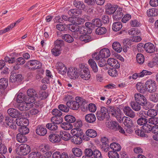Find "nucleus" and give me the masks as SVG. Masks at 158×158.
<instances>
[{
    "label": "nucleus",
    "instance_id": "nucleus-60",
    "mask_svg": "<svg viewBox=\"0 0 158 158\" xmlns=\"http://www.w3.org/2000/svg\"><path fill=\"white\" fill-rule=\"evenodd\" d=\"M41 153L39 152H33L28 155L29 158H40Z\"/></svg>",
    "mask_w": 158,
    "mask_h": 158
},
{
    "label": "nucleus",
    "instance_id": "nucleus-11",
    "mask_svg": "<svg viewBox=\"0 0 158 158\" xmlns=\"http://www.w3.org/2000/svg\"><path fill=\"white\" fill-rule=\"evenodd\" d=\"M134 96L135 101L139 104L141 106H144L147 104V99L143 95L139 93H136Z\"/></svg>",
    "mask_w": 158,
    "mask_h": 158
},
{
    "label": "nucleus",
    "instance_id": "nucleus-6",
    "mask_svg": "<svg viewBox=\"0 0 158 158\" xmlns=\"http://www.w3.org/2000/svg\"><path fill=\"white\" fill-rule=\"evenodd\" d=\"M29 69L34 70L40 69L42 66V64L39 61L36 60H30L28 61L25 65Z\"/></svg>",
    "mask_w": 158,
    "mask_h": 158
},
{
    "label": "nucleus",
    "instance_id": "nucleus-45",
    "mask_svg": "<svg viewBox=\"0 0 158 158\" xmlns=\"http://www.w3.org/2000/svg\"><path fill=\"white\" fill-rule=\"evenodd\" d=\"M110 148L114 151H120L121 149V146L119 144L116 143H112L110 146Z\"/></svg>",
    "mask_w": 158,
    "mask_h": 158
},
{
    "label": "nucleus",
    "instance_id": "nucleus-40",
    "mask_svg": "<svg viewBox=\"0 0 158 158\" xmlns=\"http://www.w3.org/2000/svg\"><path fill=\"white\" fill-rule=\"evenodd\" d=\"M61 37L63 40L69 43H72L74 41L73 38L69 34H63Z\"/></svg>",
    "mask_w": 158,
    "mask_h": 158
},
{
    "label": "nucleus",
    "instance_id": "nucleus-56",
    "mask_svg": "<svg viewBox=\"0 0 158 158\" xmlns=\"http://www.w3.org/2000/svg\"><path fill=\"white\" fill-rule=\"evenodd\" d=\"M58 108L59 110L64 112L67 113L69 111V107L68 106L66 105L60 104L58 106Z\"/></svg>",
    "mask_w": 158,
    "mask_h": 158
},
{
    "label": "nucleus",
    "instance_id": "nucleus-38",
    "mask_svg": "<svg viewBox=\"0 0 158 158\" xmlns=\"http://www.w3.org/2000/svg\"><path fill=\"white\" fill-rule=\"evenodd\" d=\"M64 116H53L51 118L52 122L55 123L56 124H61L63 121Z\"/></svg>",
    "mask_w": 158,
    "mask_h": 158
},
{
    "label": "nucleus",
    "instance_id": "nucleus-53",
    "mask_svg": "<svg viewBox=\"0 0 158 158\" xmlns=\"http://www.w3.org/2000/svg\"><path fill=\"white\" fill-rule=\"evenodd\" d=\"M65 120L70 123H74L76 121L75 118L73 115H67L64 117Z\"/></svg>",
    "mask_w": 158,
    "mask_h": 158
},
{
    "label": "nucleus",
    "instance_id": "nucleus-27",
    "mask_svg": "<svg viewBox=\"0 0 158 158\" xmlns=\"http://www.w3.org/2000/svg\"><path fill=\"white\" fill-rule=\"evenodd\" d=\"M22 79V75L21 74H16V73L12 74L10 77V81L12 82L16 81L20 82Z\"/></svg>",
    "mask_w": 158,
    "mask_h": 158
},
{
    "label": "nucleus",
    "instance_id": "nucleus-46",
    "mask_svg": "<svg viewBox=\"0 0 158 158\" xmlns=\"http://www.w3.org/2000/svg\"><path fill=\"white\" fill-rule=\"evenodd\" d=\"M17 141L20 143H23L27 141V137L23 134H18L17 135Z\"/></svg>",
    "mask_w": 158,
    "mask_h": 158
},
{
    "label": "nucleus",
    "instance_id": "nucleus-17",
    "mask_svg": "<svg viewBox=\"0 0 158 158\" xmlns=\"http://www.w3.org/2000/svg\"><path fill=\"white\" fill-rule=\"evenodd\" d=\"M56 67L59 73L62 75L66 74L67 71V68L62 63L60 62H57Z\"/></svg>",
    "mask_w": 158,
    "mask_h": 158
},
{
    "label": "nucleus",
    "instance_id": "nucleus-31",
    "mask_svg": "<svg viewBox=\"0 0 158 158\" xmlns=\"http://www.w3.org/2000/svg\"><path fill=\"white\" fill-rule=\"evenodd\" d=\"M60 139H62L64 140L67 141L69 139L71 140V136L69 133L66 131H61L60 133Z\"/></svg>",
    "mask_w": 158,
    "mask_h": 158
},
{
    "label": "nucleus",
    "instance_id": "nucleus-50",
    "mask_svg": "<svg viewBox=\"0 0 158 158\" xmlns=\"http://www.w3.org/2000/svg\"><path fill=\"white\" fill-rule=\"evenodd\" d=\"M130 104L132 108L135 111H138L141 109L140 105H141L139 104L136 102H131Z\"/></svg>",
    "mask_w": 158,
    "mask_h": 158
},
{
    "label": "nucleus",
    "instance_id": "nucleus-43",
    "mask_svg": "<svg viewBox=\"0 0 158 158\" xmlns=\"http://www.w3.org/2000/svg\"><path fill=\"white\" fill-rule=\"evenodd\" d=\"M122 27V25L121 22H117L114 23L112 27L113 30L115 31H119Z\"/></svg>",
    "mask_w": 158,
    "mask_h": 158
},
{
    "label": "nucleus",
    "instance_id": "nucleus-12",
    "mask_svg": "<svg viewBox=\"0 0 158 158\" xmlns=\"http://www.w3.org/2000/svg\"><path fill=\"white\" fill-rule=\"evenodd\" d=\"M101 142L102 143L101 147L102 151L105 152L109 151L110 148L108 139L106 137H103L101 138Z\"/></svg>",
    "mask_w": 158,
    "mask_h": 158
},
{
    "label": "nucleus",
    "instance_id": "nucleus-4",
    "mask_svg": "<svg viewBox=\"0 0 158 158\" xmlns=\"http://www.w3.org/2000/svg\"><path fill=\"white\" fill-rule=\"evenodd\" d=\"M107 107L108 108V114L116 118L119 122L122 121L121 111L119 108L110 106H108Z\"/></svg>",
    "mask_w": 158,
    "mask_h": 158
},
{
    "label": "nucleus",
    "instance_id": "nucleus-35",
    "mask_svg": "<svg viewBox=\"0 0 158 158\" xmlns=\"http://www.w3.org/2000/svg\"><path fill=\"white\" fill-rule=\"evenodd\" d=\"M88 62L93 71L94 73L97 72L98 71V68L94 60L93 59H90L89 60Z\"/></svg>",
    "mask_w": 158,
    "mask_h": 158
},
{
    "label": "nucleus",
    "instance_id": "nucleus-48",
    "mask_svg": "<svg viewBox=\"0 0 158 158\" xmlns=\"http://www.w3.org/2000/svg\"><path fill=\"white\" fill-rule=\"evenodd\" d=\"M152 125L149 124L148 123L143 126L142 127L145 133H148L152 131Z\"/></svg>",
    "mask_w": 158,
    "mask_h": 158
},
{
    "label": "nucleus",
    "instance_id": "nucleus-63",
    "mask_svg": "<svg viewBox=\"0 0 158 158\" xmlns=\"http://www.w3.org/2000/svg\"><path fill=\"white\" fill-rule=\"evenodd\" d=\"M108 154L110 158H119V157L118 154L116 152L114 151H109Z\"/></svg>",
    "mask_w": 158,
    "mask_h": 158
},
{
    "label": "nucleus",
    "instance_id": "nucleus-28",
    "mask_svg": "<svg viewBox=\"0 0 158 158\" xmlns=\"http://www.w3.org/2000/svg\"><path fill=\"white\" fill-rule=\"evenodd\" d=\"M48 139L52 143L59 142L61 140L60 135L55 134H51L49 136Z\"/></svg>",
    "mask_w": 158,
    "mask_h": 158
},
{
    "label": "nucleus",
    "instance_id": "nucleus-9",
    "mask_svg": "<svg viewBox=\"0 0 158 158\" xmlns=\"http://www.w3.org/2000/svg\"><path fill=\"white\" fill-rule=\"evenodd\" d=\"M55 46L51 50L52 54L55 56H59L61 53V47L63 45V42L62 40H57L55 42Z\"/></svg>",
    "mask_w": 158,
    "mask_h": 158
},
{
    "label": "nucleus",
    "instance_id": "nucleus-3",
    "mask_svg": "<svg viewBox=\"0 0 158 158\" xmlns=\"http://www.w3.org/2000/svg\"><path fill=\"white\" fill-rule=\"evenodd\" d=\"M5 123L10 128L8 131V133L11 137H14L16 134L17 127L16 122L13 121V119L11 117L7 116L5 119Z\"/></svg>",
    "mask_w": 158,
    "mask_h": 158
},
{
    "label": "nucleus",
    "instance_id": "nucleus-55",
    "mask_svg": "<svg viewBox=\"0 0 158 158\" xmlns=\"http://www.w3.org/2000/svg\"><path fill=\"white\" fill-rule=\"evenodd\" d=\"M136 87L137 90L141 93H143L145 91V88H144V85L142 83H138L136 85Z\"/></svg>",
    "mask_w": 158,
    "mask_h": 158
},
{
    "label": "nucleus",
    "instance_id": "nucleus-18",
    "mask_svg": "<svg viewBox=\"0 0 158 158\" xmlns=\"http://www.w3.org/2000/svg\"><path fill=\"white\" fill-rule=\"evenodd\" d=\"M79 75L82 79L85 80L89 79L91 76L88 68L83 69V70H82L80 72H79Z\"/></svg>",
    "mask_w": 158,
    "mask_h": 158
},
{
    "label": "nucleus",
    "instance_id": "nucleus-1",
    "mask_svg": "<svg viewBox=\"0 0 158 158\" xmlns=\"http://www.w3.org/2000/svg\"><path fill=\"white\" fill-rule=\"evenodd\" d=\"M110 55V50L107 48L102 49L99 53L95 52L92 55V57L98 61V66L100 67L105 66L106 63L104 58H107Z\"/></svg>",
    "mask_w": 158,
    "mask_h": 158
},
{
    "label": "nucleus",
    "instance_id": "nucleus-16",
    "mask_svg": "<svg viewBox=\"0 0 158 158\" xmlns=\"http://www.w3.org/2000/svg\"><path fill=\"white\" fill-rule=\"evenodd\" d=\"M85 27L83 28H81V30H83V32L82 34H90L92 32V30L94 28L93 22H87L85 23Z\"/></svg>",
    "mask_w": 158,
    "mask_h": 158
},
{
    "label": "nucleus",
    "instance_id": "nucleus-14",
    "mask_svg": "<svg viewBox=\"0 0 158 158\" xmlns=\"http://www.w3.org/2000/svg\"><path fill=\"white\" fill-rule=\"evenodd\" d=\"M67 74L68 77L71 79H76L79 76V72H78L77 68L71 67L68 69Z\"/></svg>",
    "mask_w": 158,
    "mask_h": 158
},
{
    "label": "nucleus",
    "instance_id": "nucleus-10",
    "mask_svg": "<svg viewBox=\"0 0 158 158\" xmlns=\"http://www.w3.org/2000/svg\"><path fill=\"white\" fill-rule=\"evenodd\" d=\"M108 114V108L104 106L101 107L100 110L97 112V117L98 119L100 121L103 120Z\"/></svg>",
    "mask_w": 158,
    "mask_h": 158
},
{
    "label": "nucleus",
    "instance_id": "nucleus-36",
    "mask_svg": "<svg viewBox=\"0 0 158 158\" xmlns=\"http://www.w3.org/2000/svg\"><path fill=\"white\" fill-rule=\"evenodd\" d=\"M8 79L4 78L0 79V89L2 90L5 89L8 85Z\"/></svg>",
    "mask_w": 158,
    "mask_h": 158
},
{
    "label": "nucleus",
    "instance_id": "nucleus-49",
    "mask_svg": "<svg viewBox=\"0 0 158 158\" xmlns=\"http://www.w3.org/2000/svg\"><path fill=\"white\" fill-rule=\"evenodd\" d=\"M86 135L91 138H94L97 135V133L96 131L92 129H89L86 132Z\"/></svg>",
    "mask_w": 158,
    "mask_h": 158
},
{
    "label": "nucleus",
    "instance_id": "nucleus-33",
    "mask_svg": "<svg viewBox=\"0 0 158 158\" xmlns=\"http://www.w3.org/2000/svg\"><path fill=\"white\" fill-rule=\"evenodd\" d=\"M69 29L72 32H78L82 34V30H81V28H79V26L77 25L73 24H69V26L68 27Z\"/></svg>",
    "mask_w": 158,
    "mask_h": 158
},
{
    "label": "nucleus",
    "instance_id": "nucleus-32",
    "mask_svg": "<svg viewBox=\"0 0 158 158\" xmlns=\"http://www.w3.org/2000/svg\"><path fill=\"white\" fill-rule=\"evenodd\" d=\"M86 121L89 123H93L96 120V118L93 114H89L86 115L85 117Z\"/></svg>",
    "mask_w": 158,
    "mask_h": 158
},
{
    "label": "nucleus",
    "instance_id": "nucleus-44",
    "mask_svg": "<svg viewBox=\"0 0 158 158\" xmlns=\"http://www.w3.org/2000/svg\"><path fill=\"white\" fill-rule=\"evenodd\" d=\"M113 48L117 52L120 53L122 50L121 46L119 43L117 42H114L112 45Z\"/></svg>",
    "mask_w": 158,
    "mask_h": 158
},
{
    "label": "nucleus",
    "instance_id": "nucleus-42",
    "mask_svg": "<svg viewBox=\"0 0 158 158\" xmlns=\"http://www.w3.org/2000/svg\"><path fill=\"white\" fill-rule=\"evenodd\" d=\"M27 97L25 95L22 93H19L17 96L16 101L18 103L24 102L25 99H27Z\"/></svg>",
    "mask_w": 158,
    "mask_h": 158
},
{
    "label": "nucleus",
    "instance_id": "nucleus-54",
    "mask_svg": "<svg viewBox=\"0 0 158 158\" xmlns=\"http://www.w3.org/2000/svg\"><path fill=\"white\" fill-rule=\"evenodd\" d=\"M118 124L115 121H110L108 123L107 125L108 127L111 129H113L115 131L118 127Z\"/></svg>",
    "mask_w": 158,
    "mask_h": 158
},
{
    "label": "nucleus",
    "instance_id": "nucleus-39",
    "mask_svg": "<svg viewBox=\"0 0 158 158\" xmlns=\"http://www.w3.org/2000/svg\"><path fill=\"white\" fill-rule=\"evenodd\" d=\"M147 14L148 17H153L158 15V9L156 8L149 9L147 11Z\"/></svg>",
    "mask_w": 158,
    "mask_h": 158
},
{
    "label": "nucleus",
    "instance_id": "nucleus-37",
    "mask_svg": "<svg viewBox=\"0 0 158 158\" xmlns=\"http://www.w3.org/2000/svg\"><path fill=\"white\" fill-rule=\"evenodd\" d=\"M81 13V11L78 9H72L68 12V14L70 16L75 17L79 16Z\"/></svg>",
    "mask_w": 158,
    "mask_h": 158
},
{
    "label": "nucleus",
    "instance_id": "nucleus-7",
    "mask_svg": "<svg viewBox=\"0 0 158 158\" xmlns=\"http://www.w3.org/2000/svg\"><path fill=\"white\" fill-rule=\"evenodd\" d=\"M31 101L29 100V99H25L24 102L18 103V108L21 111H26L29 110L32 106L33 99Z\"/></svg>",
    "mask_w": 158,
    "mask_h": 158
},
{
    "label": "nucleus",
    "instance_id": "nucleus-64",
    "mask_svg": "<svg viewBox=\"0 0 158 158\" xmlns=\"http://www.w3.org/2000/svg\"><path fill=\"white\" fill-rule=\"evenodd\" d=\"M148 123L152 125H155L158 123V118L154 117L151 118L148 120Z\"/></svg>",
    "mask_w": 158,
    "mask_h": 158
},
{
    "label": "nucleus",
    "instance_id": "nucleus-51",
    "mask_svg": "<svg viewBox=\"0 0 158 158\" xmlns=\"http://www.w3.org/2000/svg\"><path fill=\"white\" fill-rule=\"evenodd\" d=\"M61 127L64 130H69L73 128V125L68 122H64L61 124Z\"/></svg>",
    "mask_w": 158,
    "mask_h": 158
},
{
    "label": "nucleus",
    "instance_id": "nucleus-47",
    "mask_svg": "<svg viewBox=\"0 0 158 158\" xmlns=\"http://www.w3.org/2000/svg\"><path fill=\"white\" fill-rule=\"evenodd\" d=\"M84 152L85 155L82 156V158H90L93 157V151L90 149H86Z\"/></svg>",
    "mask_w": 158,
    "mask_h": 158
},
{
    "label": "nucleus",
    "instance_id": "nucleus-29",
    "mask_svg": "<svg viewBox=\"0 0 158 158\" xmlns=\"http://www.w3.org/2000/svg\"><path fill=\"white\" fill-rule=\"evenodd\" d=\"M122 120L125 127L133 126L134 123L132 120L129 118L124 116L122 118Z\"/></svg>",
    "mask_w": 158,
    "mask_h": 158
},
{
    "label": "nucleus",
    "instance_id": "nucleus-30",
    "mask_svg": "<svg viewBox=\"0 0 158 158\" xmlns=\"http://www.w3.org/2000/svg\"><path fill=\"white\" fill-rule=\"evenodd\" d=\"M122 10H118L113 14V18L116 21H118L121 19L123 16Z\"/></svg>",
    "mask_w": 158,
    "mask_h": 158
},
{
    "label": "nucleus",
    "instance_id": "nucleus-61",
    "mask_svg": "<svg viewBox=\"0 0 158 158\" xmlns=\"http://www.w3.org/2000/svg\"><path fill=\"white\" fill-rule=\"evenodd\" d=\"M116 68H113L110 69L108 71V73L110 76L115 77L117 76L118 75L117 70L116 69Z\"/></svg>",
    "mask_w": 158,
    "mask_h": 158
},
{
    "label": "nucleus",
    "instance_id": "nucleus-13",
    "mask_svg": "<svg viewBox=\"0 0 158 158\" xmlns=\"http://www.w3.org/2000/svg\"><path fill=\"white\" fill-rule=\"evenodd\" d=\"M117 8V5L108 3L105 5V12L108 15L113 14L116 11Z\"/></svg>",
    "mask_w": 158,
    "mask_h": 158
},
{
    "label": "nucleus",
    "instance_id": "nucleus-22",
    "mask_svg": "<svg viewBox=\"0 0 158 158\" xmlns=\"http://www.w3.org/2000/svg\"><path fill=\"white\" fill-rule=\"evenodd\" d=\"M7 112L11 118H16L20 116L21 114L18 110L14 108L9 109Z\"/></svg>",
    "mask_w": 158,
    "mask_h": 158
},
{
    "label": "nucleus",
    "instance_id": "nucleus-2",
    "mask_svg": "<svg viewBox=\"0 0 158 158\" xmlns=\"http://www.w3.org/2000/svg\"><path fill=\"white\" fill-rule=\"evenodd\" d=\"M72 135L71 138V141L75 144H80L82 142L84 134L80 128H74L71 131Z\"/></svg>",
    "mask_w": 158,
    "mask_h": 158
},
{
    "label": "nucleus",
    "instance_id": "nucleus-34",
    "mask_svg": "<svg viewBox=\"0 0 158 158\" xmlns=\"http://www.w3.org/2000/svg\"><path fill=\"white\" fill-rule=\"evenodd\" d=\"M86 34L83 35H81L79 37V39L82 41H84L85 43H87L90 42L94 40L90 35Z\"/></svg>",
    "mask_w": 158,
    "mask_h": 158
},
{
    "label": "nucleus",
    "instance_id": "nucleus-5",
    "mask_svg": "<svg viewBox=\"0 0 158 158\" xmlns=\"http://www.w3.org/2000/svg\"><path fill=\"white\" fill-rule=\"evenodd\" d=\"M30 151V147L26 144H22L16 149V153L19 155L22 156L27 155Z\"/></svg>",
    "mask_w": 158,
    "mask_h": 158
},
{
    "label": "nucleus",
    "instance_id": "nucleus-20",
    "mask_svg": "<svg viewBox=\"0 0 158 158\" xmlns=\"http://www.w3.org/2000/svg\"><path fill=\"white\" fill-rule=\"evenodd\" d=\"M15 121L17 125L21 127L27 126L29 123V121L26 118H16Z\"/></svg>",
    "mask_w": 158,
    "mask_h": 158
},
{
    "label": "nucleus",
    "instance_id": "nucleus-24",
    "mask_svg": "<svg viewBox=\"0 0 158 158\" xmlns=\"http://www.w3.org/2000/svg\"><path fill=\"white\" fill-rule=\"evenodd\" d=\"M123 111L124 114L129 117L133 118L135 116V113L129 106L125 107L123 108Z\"/></svg>",
    "mask_w": 158,
    "mask_h": 158
},
{
    "label": "nucleus",
    "instance_id": "nucleus-23",
    "mask_svg": "<svg viewBox=\"0 0 158 158\" xmlns=\"http://www.w3.org/2000/svg\"><path fill=\"white\" fill-rule=\"evenodd\" d=\"M144 47L146 51L149 53H153L155 51V47L154 45L150 42L146 43Z\"/></svg>",
    "mask_w": 158,
    "mask_h": 158
},
{
    "label": "nucleus",
    "instance_id": "nucleus-59",
    "mask_svg": "<svg viewBox=\"0 0 158 158\" xmlns=\"http://www.w3.org/2000/svg\"><path fill=\"white\" fill-rule=\"evenodd\" d=\"M40 151L43 152H46L51 149V147L49 144H44L40 146Z\"/></svg>",
    "mask_w": 158,
    "mask_h": 158
},
{
    "label": "nucleus",
    "instance_id": "nucleus-25",
    "mask_svg": "<svg viewBox=\"0 0 158 158\" xmlns=\"http://www.w3.org/2000/svg\"><path fill=\"white\" fill-rule=\"evenodd\" d=\"M52 158H69L68 154L65 152H60L59 151L54 152L52 155Z\"/></svg>",
    "mask_w": 158,
    "mask_h": 158
},
{
    "label": "nucleus",
    "instance_id": "nucleus-8",
    "mask_svg": "<svg viewBox=\"0 0 158 158\" xmlns=\"http://www.w3.org/2000/svg\"><path fill=\"white\" fill-rule=\"evenodd\" d=\"M145 89L150 93L155 92L156 90L157 86L155 81L149 79L145 82Z\"/></svg>",
    "mask_w": 158,
    "mask_h": 158
},
{
    "label": "nucleus",
    "instance_id": "nucleus-57",
    "mask_svg": "<svg viewBox=\"0 0 158 158\" xmlns=\"http://www.w3.org/2000/svg\"><path fill=\"white\" fill-rule=\"evenodd\" d=\"M106 29L105 27H102L97 28L95 32L97 34L101 35L106 33Z\"/></svg>",
    "mask_w": 158,
    "mask_h": 158
},
{
    "label": "nucleus",
    "instance_id": "nucleus-26",
    "mask_svg": "<svg viewBox=\"0 0 158 158\" xmlns=\"http://www.w3.org/2000/svg\"><path fill=\"white\" fill-rule=\"evenodd\" d=\"M108 64L113 68L118 69L120 67V64L118 60L114 58H109L107 61Z\"/></svg>",
    "mask_w": 158,
    "mask_h": 158
},
{
    "label": "nucleus",
    "instance_id": "nucleus-41",
    "mask_svg": "<svg viewBox=\"0 0 158 158\" xmlns=\"http://www.w3.org/2000/svg\"><path fill=\"white\" fill-rule=\"evenodd\" d=\"M72 152L74 156L77 157H80L82 155V151L81 149L79 148L74 147L72 148Z\"/></svg>",
    "mask_w": 158,
    "mask_h": 158
},
{
    "label": "nucleus",
    "instance_id": "nucleus-52",
    "mask_svg": "<svg viewBox=\"0 0 158 158\" xmlns=\"http://www.w3.org/2000/svg\"><path fill=\"white\" fill-rule=\"evenodd\" d=\"M46 127L51 131H55L58 128L57 125L53 122L47 123L46 125Z\"/></svg>",
    "mask_w": 158,
    "mask_h": 158
},
{
    "label": "nucleus",
    "instance_id": "nucleus-58",
    "mask_svg": "<svg viewBox=\"0 0 158 158\" xmlns=\"http://www.w3.org/2000/svg\"><path fill=\"white\" fill-rule=\"evenodd\" d=\"M136 60L138 63L140 64H142L144 62V56L142 54L138 53L136 56Z\"/></svg>",
    "mask_w": 158,
    "mask_h": 158
},
{
    "label": "nucleus",
    "instance_id": "nucleus-21",
    "mask_svg": "<svg viewBox=\"0 0 158 158\" xmlns=\"http://www.w3.org/2000/svg\"><path fill=\"white\" fill-rule=\"evenodd\" d=\"M36 133L40 136H44L47 133V131L46 128L42 125H39L36 129Z\"/></svg>",
    "mask_w": 158,
    "mask_h": 158
},
{
    "label": "nucleus",
    "instance_id": "nucleus-62",
    "mask_svg": "<svg viewBox=\"0 0 158 158\" xmlns=\"http://www.w3.org/2000/svg\"><path fill=\"white\" fill-rule=\"evenodd\" d=\"M94 28L95 27H99L102 25V23L100 19L96 18L92 20Z\"/></svg>",
    "mask_w": 158,
    "mask_h": 158
},
{
    "label": "nucleus",
    "instance_id": "nucleus-15",
    "mask_svg": "<svg viewBox=\"0 0 158 158\" xmlns=\"http://www.w3.org/2000/svg\"><path fill=\"white\" fill-rule=\"evenodd\" d=\"M27 93L28 96L27 99H29V101L31 100V101H32V100L33 99V103L35 101V98L38 97L36 91L33 89H28Z\"/></svg>",
    "mask_w": 158,
    "mask_h": 158
},
{
    "label": "nucleus",
    "instance_id": "nucleus-19",
    "mask_svg": "<svg viewBox=\"0 0 158 158\" xmlns=\"http://www.w3.org/2000/svg\"><path fill=\"white\" fill-rule=\"evenodd\" d=\"M79 102L74 101H69L66 102V105L69 108L73 110H77L80 107Z\"/></svg>",
    "mask_w": 158,
    "mask_h": 158
}]
</instances>
